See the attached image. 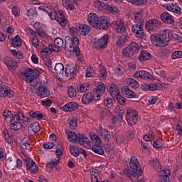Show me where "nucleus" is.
Instances as JSON below:
<instances>
[{"label": "nucleus", "mask_w": 182, "mask_h": 182, "mask_svg": "<svg viewBox=\"0 0 182 182\" xmlns=\"http://www.w3.org/2000/svg\"><path fill=\"white\" fill-rule=\"evenodd\" d=\"M171 39H173V31L170 29H165L159 33L153 34L151 36V43L159 48H164L168 46Z\"/></svg>", "instance_id": "1"}, {"label": "nucleus", "mask_w": 182, "mask_h": 182, "mask_svg": "<svg viewBox=\"0 0 182 182\" xmlns=\"http://www.w3.org/2000/svg\"><path fill=\"white\" fill-rule=\"evenodd\" d=\"M11 117L10 127L11 130L14 132H18L21 130V127L26 126L25 123H31V118L25 116V114L21 109L17 110Z\"/></svg>", "instance_id": "2"}, {"label": "nucleus", "mask_w": 182, "mask_h": 182, "mask_svg": "<svg viewBox=\"0 0 182 182\" xmlns=\"http://www.w3.org/2000/svg\"><path fill=\"white\" fill-rule=\"evenodd\" d=\"M129 171H127L126 176L129 178V180H133L134 178H139L141 177L143 174V170H141V165L136 156H132L129 161Z\"/></svg>", "instance_id": "3"}, {"label": "nucleus", "mask_w": 182, "mask_h": 182, "mask_svg": "<svg viewBox=\"0 0 182 182\" xmlns=\"http://www.w3.org/2000/svg\"><path fill=\"white\" fill-rule=\"evenodd\" d=\"M90 139L91 140V150L100 156L105 155V149L102 146V138L97 134L92 132L90 133Z\"/></svg>", "instance_id": "4"}, {"label": "nucleus", "mask_w": 182, "mask_h": 182, "mask_svg": "<svg viewBox=\"0 0 182 182\" xmlns=\"http://www.w3.org/2000/svg\"><path fill=\"white\" fill-rule=\"evenodd\" d=\"M140 51V46L136 42H132L129 46L122 50V55L127 58H132Z\"/></svg>", "instance_id": "5"}, {"label": "nucleus", "mask_w": 182, "mask_h": 182, "mask_svg": "<svg viewBox=\"0 0 182 182\" xmlns=\"http://www.w3.org/2000/svg\"><path fill=\"white\" fill-rule=\"evenodd\" d=\"M127 122L129 126H134L139 122V112L134 109L127 110Z\"/></svg>", "instance_id": "6"}, {"label": "nucleus", "mask_w": 182, "mask_h": 182, "mask_svg": "<svg viewBox=\"0 0 182 182\" xmlns=\"http://www.w3.org/2000/svg\"><path fill=\"white\" fill-rule=\"evenodd\" d=\"M110 28V20L106 16H102L98 18L95 29L97 31H109Z\"/></svg>", "instance_id": "7"}, {"label": "nucleus", "mask_w": 182, "mask_h": 182, "mask_svg": "<svg viewBox=\"0 0 182 182\" xmlns=\"http://www.w3.org/2000/svg\"><path fill=\"white\" fill-rule=\"evenodd\" d=\"M36 95L42 99L48 97L50 95V92L48 89V82L43 81L39 83L38 87L36 88Z\"/></svg>", "instance_id": "8"}, {"label": "nucleus", "mask_w": 182, "mask_h": 182, "mask_svg": "<svg viewBox=\"0 0 182 182\" xmlns=\"http://www.w3.org/2000/svg\"><path fill=\"white\" fill-rule=\"evenodd\" d=\"M53 52H59V48L53 44H50L48 46L43 45L41 50V55L43 59H46L49 55H52Z\"/></svg>", "instance_id": "9"}, {"label": "nucleus", "mask_w": 182, "mask_h": 182, "mask_svg": "<svg viewBox=\"0 0 182 182\" xmlns=\"http://www.w3.org/2000/svg\"><path fill=\"white\" fill-rule=\"evenodd\" d=\"M144 27V24H134L132 26V31L136 38L146 41V37L144 33V29H143Z\"/></svg>", "instance_id": "10"}, {"label": "nucleus", "mask_w": 182, "mask_h": 182, "mask_svg": "<svg viewBox=\"0 0 182 182\" xmlns=\"http://www.w3.org/2000/svg\"><path fill=\"white\" fill-rule=\"evenodd\" d=\"M109 34H105L97 41L95 42L94 46L95 49H106L107 48V45H109Z\"/></svg>", "instance_id": "11"}, {"label": "nucleus", "mask_w": 182, "mask_h": 182, "mask_svg": "<svg viewBox=\"0 0 182 182\" xmlns=\"http://www.w3.org/2000/svg\"><path fill=\"white\" fill-rule=\"evenodd\" d=\"M24 164L26 166L27 170H30L32 174H36L39 171V167L36 162L33 161L31 158H26L24 160Z\"/></svg>", "instance_id": "12"}, {"label": "nucleus", "mask_w": 182, "mask_h": 182, "mask_svg": "<svg viewBox=\"0 0 182 182\" xmlns=\"http://www.w3.org/2000/svg\"><path fill=\"white\" fill-rule=\"evenodd\" d=\"M161 26V21L158 19H150L145 24V29L147 31H157Z\"/></svg>", "instance_id": "13"}, {"label": "nucleus", "mask_w": 182, "mask_h": 182, "mask_svg": "<svg viewBox=\"0 0 182 182\" xmlns=\"http://www.w3.org/2000/svg\"><path fill=\"white\" fill-rule=\"evenodd\" d=\"M77 141L79 144L80 146H83L85 149H88V150H90L92 148V141H90L89 137L86 136V135L83 134L79 133Z\"/></svg>", "instance_id": "14"}, {"label": "nucleus", "mask_w": 182, "mask_h": 182, "mask_svg": "<svg viewBox=\"0 0 182 182\" xmlns=\"http://www.w3.org/2000/svg\"><path fill=\"white\" fill-rule=\"evenodd\" d=\"M15 93L11 87L0 84V97H14Z\"/></svg>", "instance_id": "15"}, {"label": "nucleus", "mask_w": 182, "mask_h": 182, "mask_svg": "<svg viewBox=\"0 0 182 182\" xmlns=\"http://www.w3.org/2000/svg\"><path fill=\"white\" fill-rule=\"evenodd\" d=\"M97 133L100 137H102V140L105 141H110L112 140V136L107 129H103V127L100 125L97 129Z\"/></svg>", "instance_id": "16"}, {"label": "nucleus", "mask_w": 182, "mask_h": 182, "mask_svg": "<svg viewBox=\"0 0 182 182\" xmlns=\"http://www.w3.org/2000/svg\"><path fill=\"white\" fill-rule=\"evenodd\" d=\"M77 72H79V67H75L72 64L68 65L65 68V75L67 77H75L77 75Z\"/></svg>", "instance_id": "17"}, {"label": "nucleus", "mask_w": 182, "mask_h": 182, "mask_svg": "<svg viewBox=\"0 0 182 182\" xmlns=\"http://www.w3.org/2000/svg\"><path fill=\"white\" fill-rule=\"evenodd\" d=\"M2 62L7 66L9 70H11V69L15 70L18 68V63L11 57H6L3 59Z\"/></svg>", "instance_id": "18"}, {"label": "nucleus", "mask_w": 182, "mask_h": 182, "mask_svg": "<svg viewBox=\"0 0 182 182\" xmlns=\"http://www.w3.org/2000/svg\"><path fill=\"white\" fill-rule=\"evenodd\" d=\"M27 132L30 136H35L36 133H39V132H41V126L39 125V122L36 121L30 124L28 127Z\"/></svg>", "instance_id": "19"}, {"label": "nucleus", "mask_w": 182, "mask_h": 182, "mask_svg": "<svg viewBox=\"0 0 182 182\" xmlns=\"http://www.w3.org/2000/svg\"><path fill=\"white\" fill-rule=\"evenodd\" d=\"M114 41L117 48H123V46H125L126 43L129 42V39H127V36L124 35L116 36L114 37Z\"/></svg>", "instance_id": "20"}, {"label": "nucleus", "mask_w": 182, "mask_h": 182, "mask_svg": "<svg viewBox=\"0 0 182 182\" xmlns=\"http://www.w3.org/2000/svg\"><path fill=\"white\" fill-rule=\"evenodd\" d=\"M134 77L139 79H144V80H149V79L152 80L153 75L150 73L146 70H139L134 74Z\"/></svg>", "instance_id": "21"}, {"label": "nucleus", "mask_w": 182, "mask_h": 182, "mask_svg": "<svg viewBox=\"0 0 182 182\" xmlns=\"http://www.w3.org/2000/svg\"><path fill=\"white\" fill-rule=\"evenodd\" d=\"M61 109L64 112H75V110H77V109H79V104L76 102H70L63 105Z\"/></svg>", "instance_id": "22"}, {"label": "nucleus", "mask_w": 182, "mask_h": 182, "mask_svg": "<svg viewBox=\"0 0 182 182\" xmlns=\"http://www.w3.org/2000/svg\"><path fill=\"white\" fill-rule=\"evenodd\" d=\"M99 16L95 13H90L87 16V21L92 28L96 29L97 22L99 21Z\"/></svg>", "instance_id": "23"}, {"label": "nucleus", "mask_w": 182, "mask_h": 182, "mask_svg": "<svg viewBox=\"0 0 182 182\" xmlns=\"http://www.w3.org/2000/svg\"><path fill=\"white\" fill-rule=\"evenodd\" d=\"M122 94L125 96V97H127L128 99H133L136 97V93L132 91L130 88H129L128 86H124L122 88Z\"/></svg>", "instance_id": "24"}, {"label": "nucleus", "mask_w": 182, "mask_h": 182, "mask_svg": "<svg viewBox=\"0 0 182 182\" xmlns=\"http://www.w3.org/2000/svg\"><path fill=\"white\" fill-rule=\"evenodd\" d=\"M94 90L96 92L97 100H99V97H101V96L106 92V87H105L103 83L100 82Z\"/></svg>", "instance_id": "25"}, {"label": "nucleus", "mask_w": 182, "mask_h": 182, "mask_svg": "<svg viewBox=\"0 0 182 182\" xmlns=\"http://www.w3.org/2000/svg\"><path fill=\"white\" fill-rule=\"evenodd\" d=\"M164 8L167 11H170L171 12H174L175 14H178V15H181V9L179 6L173 4H169L164 6Z\"/></svg>", "instance_id": "26"}, {"label": "nucleus", "mask_w": 182, "mask_h": 182, "mask_svg": "<svg viewBox=\"0 0 182 182\" xmlns=\"http://www.w3.org/2000/svg\"><path fill=\"white\" fill-rule=\"evenodd\" d=\"M95 100V95L92 92H86L82 97L83 105H89V103Z\"/></svg>", "instance_id": "27"}, {"label": "nucleus", "mask_w": 182, "mask_h": 182, "mask_svg": "<svg viewBox=\"0 0 182 182\" xmlns=\"http://www.w3.org/2000/svg\"><path fill=\"white\" fill-rule=\"evenodd\" d=\"M115 32L117 33H124L126 32V26H124V22L123 20H120L115 23L114 27Z\"/></svg>", "instance_id": "28"}, {"label": "nucleus", "mask_w": 182, "mask_h": 182, "mask_svg": "<svg viewBox=\"0 0 182 182\" xmlns=\"http://www.w3.org/2000/svg\"><path fill=\"white\" fill-rule=\"evenodd\" d=\"M143 11H136L134 14V22L138 25H144V18H143Z\"/></svg>", "instance_id": "29"}, {"label": "nucleus", "mask_w": 182, "mask_h": 182, "mask_svg": "<svg viewBox=\"0 0 182 182\" xmlns=\"http://www.w3.org/2000/svg\"><path fill=\"white\" fill-rule=\"evenodd\" d=\"M56 76L58 77H62L65 72V67L62 63H57L54 68Z\"/></svg>", "instance_id": "30"}, {"label": "nucleus", "mask_w": 182, "mask_h": 182, "mask_svg": "<svg viewBox=\"0 0 182 182\" xmlns=\"http://www.w3.org/2000/svg\"><path fill=\"white\" fill-rule=\"evenodd\" d=\"M161 19L165 23H174V18H173V16L168 13H163L161 15Z\"/></svg>", "instance_id": "31"}, {"label": "nucleus", "mask_w": 182, "mask_h": 182, "mask_svg": "<svg viewBox=\"0 0 182 182\" xmlns=\"http://www.w3.org/2000/svg\"><path fill=\"white\" fill-rule=\"evenodd\" d=\"M67 138L71 143H76L79 139V133L76 134L75 131H70L68 132Z\"/></svg>", "instance_id": "32"}, {"label": "nucleus", "mask_w": 182, "mask_h": 182, "mask_svg": "<svg viewBox=\"0 0 182 182\" xmlns=\"http://www.w3.org/2000/svg\"><path fill=\"white\" fill-rule=\"evenodd\" d=\"M109 90L112 97H116V96L120 95V90L116 84H111Z\"/></svg>", "instance_id": "33"}, {"label": "nucleus", "mask_w": 182, "mask_h": 182, "mask_svg": "<svg viewBox=\"0 0 182 182\" xmlns=\"http://www.w3.org/2000/svg\"><path fill=\"white\" fill-rule=\"evenodd\" d=\"M58 18L57 22L61 25V26H66L67 21L65 19V14H63V11L62 10H59L57 11Z\"/></svg>", "instance_id": "34"}, {"label": "nucleus", "mask_w": 182, "mask_h": 182, "mask_svg": "<svg viewBox=\"0 0 182 182\" xmlns=\"http://www.w3.org/2000/svg\"><path fill=\"white\" fill-rule=\"evenodd\" d=\"M78 29L81 35L86 36V35H88L89 32H90L91 28L90 26H87L86 24H79Z\"/></svg>", "instance_id": "35"}, {"label": "nucleus", "mask_w": 182, "mask_h": 182, "mask_svg": "<svg viewBox=\"0 0 182 182\" xmlns=\"http://www.w3.org/2000/svg\"><path fill=\"white\" fill-rule=\"evenodd\" d=\"M11 46L13 48H20V46H22V40L19 36H16L11 39Z\"/></svg>", "instance_id": "36"}, {"label": "nucleus", "mask_w": 182, "mask_h": 182, "mask_svg": "<svg viewBox=\"0 0 182 182\" xmlns=\"http://www.w3.org/2000/svg\"><path fill=\"white\" fill-rule=\"evenodd\" d=\"M29 116L30 117H32V119H37V120L43 119V114L39 111L31 110L29 112Z\"/></svg>", "instance_id": "37"}, {"label": "nucleus", "mask_w": 182, "mask_h": 182, "mask_svg": "<svg viewBox=\"0 0 182 182\" xmlns=\"http://www.w3.org/2000/svg\"><path fill=\"white\" fill-rule=\"evenodd\" d=\"M139 60H149L151 59V54L146 50H142L139 56Z\"/></svg>", "instance_id": "38"}, {"label": "nucleus", "mask_w": 182, "mask_h": 182, "mask_svg": "<svg viewBox=\"0 0 182 182\" xmlns=\"http://www.w3.org/2000/svg\"><path fill=\"white\" fill-rule=\"evenodd\" d=\"M62 2L63 6H64L65 9L68 11H73L75 9V5L70 0H62Z\"/></svg>", "instance_id": "39"}, {"label": "nucleus", "mask_w": 182, "mask_h": 182, "mask_svg": "<svg viewBox=\"0 0 182 182\" xmlns=\"http://www.w3.org/2000/svg\"><path fill=\"white\" fill-rule=\"evenodd\" d=\"M154 149H163L164 147V141L161 139H154L152 144Z\"/></svg>", "instance_id": "40"}, {"label": "nucleus", "mask_w": 182, "mask_h": 182, "mask_svg": "<svg viewBox=\"0 0 182 182\" xmlns=\"http://www.w3.org/2000/svg\"><path fill=\"white\" fill-rule=\"evenodd\" d=\"M38 25V23H35L33 25V28H35V31H34V35L38 37V36H41L43 37L46 35L45 31H43V28L41 27H36V26Z\"/></svg>", "instance_id": "41"}, {"label": "nucleus", "mask_w": 182, "mask_h": 182, "mask_svg": "<svg viewBox=\"0 0 182 182\" xmlns=\"http://www.w3.org/2000/svg\"><path fill=\"white\" fill-rule=\"evenodd\" d=\"M95 8H98L100 11H106L107 9V6H109V4L102 2L100 1H95Z\"/></svg>", "instance_id": "42"}, {"label": "nucleus", "mask_w": 182, "mask_h": 182, "mask_svg": "<svg viewBox=\"0 0 182 182\" xmlns=\"http://www.w3.org/2000/svg\"><path fill=\"white\" fill-rule=\"evenodd\" d=\"M127 83L128 86H131V87H133V89H137L139 87L140 83L134 78H129L127 80Z\"/></svg>", "instance_id": "43"}, {"label": "nucleus", "mask_w": 182, "mask_h": 182, "mask_svg": "<svg viewBox=\"0 0 182 182\" xmlns=\"http://www.w3.org/2000/svg\"><path fill=\"white\" fill-rule=\"evenodd\" d=\"M21 76H24V77H32V68H26L21 70Z\"/></svg>", "instance_id": "44"}, {"label": "nucleus", "mask_w": 182, "mask_h": 182, "mask_svg": "<svg viewBox=\"0 0 182 182\" xmlns=\"http://www.w3.org/2000/svg\"><path fill=\"white\" fill-rule=\"evenodd\" d=\"M112 114V112L107 109V108H102L100 110V119H105V117H107Z\"/></svg>", "instance_id": "45"}, {"label": "nucleus", "mask_w": 182, "mask_h": 182, "mask_svg": "<svg viewBox=\"0 0 182 182\" xmlns=\"http://www.w3.org/2000/svg\"><path fill=\"white\" fill-rule=\"evenodd\" d=\"M70 52L73 56H75L76 58H79L80 56V48H79L77 46H73L72 49V46H70Z\"/></svg>", "instance_id": "46"}, {"label": "nucleus", "mask_w": 182, "mask_h": 182, "mask_svg": "<svg viewBox=\"0 0 182 182\" xmlns=\"http://www.w3.org/2000/svg\"><path fill=\"white\" fill-rule=\"evenodd\" d=\"M143 139L144 141H150V143H153L154 140L156 139V136H154V134L149 132L143 136Z\"/></svg>", "instance_id": "47"}, {"label": "nucleus", "mask_w": 182, "mask_h": 182, "mask_svg": "<svg viewBox=\"0 0 182 182\" xmlns=\"http://www.w3.org/2000/svg\"><path fill=\"white\" fill-rule=\"evenodd\" d=\"M105 11L109 14H112L113 15H114L115 14H117V12H119V9L114 6L108 4Z\"/></svg>", "instance_id": "48"}, {"label": "nucleus", "mask_w": 182, "mask_h": 182, "mask_svg": "<svg viewBox=\"0 0 182 182\" xmlns=\"http://www.w3.org/2000/svg\"><path fill=\"white\" fill-rule=\"evenodd\" d=\"M151 164L153 166L154 170H161V165L158 159H153L151 161Z\"/></svg>", "instance_id": "49"}, {"label": "nucleus", "mask_w": 182, "mask_h": 182, "mask_svg": "<svg viewBox=\"0 0 182 182\" xmlns=\"http://www.w3.org/2000/svg\"><path fill=\"white\" fill-rule=\"evenodd\" d=\"M127 2L140 6L141 5H146L147 1L146 0H127Z\"/></svg>", "instance_id": "50"}, {"label": "nucleus", "mask_w": 182, "mask_h": 182, "mask_svg": "<svg viewBox=\"0 0 182 182\" xmlns=\"http://www.w3.org/2000/svg\"><path fill=\"white\" fill-rule=\"evenodd\" d=\"M69 126L72 130H75L77 127V119L75 117H72L69 119Z\"/></svg>", "instance_id": "51"}, {"label": "nucleus", "mask_w": 182, "mask_h": 182, "mask_svg": "<svg viewBox=\"0 0 182 182\" xmlns=\"http://www.w3.org/2000/svg\"><path fill=\"white\" fill-rule=\"evenodd\" d=\"M118 103L122 106H126V98L122 95V94H118L115 96Z\"/></svg>", "instance_id": "52"}, {"label": "nucleus", "mask_w": 182, "mask_h": 182, "mask_svg": "<svg viewBox=\"0 0 182 182\" xmlns=\"http://www.w3.org/2000/svg\"><path fill=\"white\" fill-rule=\"evenodd\" d=\"M70 152L74 157H79V155L80 154L79 149L75 146H70Z\"/></svg>", "instance_id": "53"}, {"label": "nucleus", "mask_w": 182, "mask_h": 182, "mask_svg": "<svg viewBox=\"0 0 182 182\" xmlns=\"http://www.w3.org/2000/svg\"><path fill=\"white\" fill-rule=\"evenodd\" d=\"M68 93L69 97H76V95H77V92H76V89L73 86H70V87H68Z\"/></svg>", "instance_id": "54"}, {"label": "nucleus", "mask_w": 182, "mask_h": 182, "mask_svg": "<svg viewBox=\"0 0 182 182\" xmlns=\"http://www.w3.org/2000/svg\"><path fill=\"white\" fill-rule=\"evenodd\" d=\"M103 103L105 107H112L113 106V100L110 97H107L104 100Z\"/></svg>", "instance_id": "55"}, {"label": "nucleus", "mask_w": 182, "mask_h": 182, "mask_svg": "<svg viewBox=\"0 0 182 182\" xmlns=\"http://www.w3.org/2000/svg\"><path fill=\"white\" fill-rule=\"evenodd\" d=\"M100 75L101 77H107V70L106 69V67L103 65L100 66Z\"/></svg>", "instance_id": "56"}, {"label": "nucleus", "mask_w": 182, "mask_h": 182, "mask_svg": "<svg viewBox=\"0 0 182 182\" xmlns=\"http://www.w3.org/2000/svg\"><path fill=\"white\" fill-rule=\"evenodd\" d=\"M87 89H89V85L86 83L82 84L77 87V90L80 92V93H85V92H87Z\"/></svg>", "instance_id": "57"}, {"label": "nucleus", "mask_w": 182, "mask_h": 182, "mask_svg": "<svg viewBox=\"0 0 182 182\" xmlns=\"http://www.w3.org/2000/svg\"><path fill=\"white\" fill-rule=\"evenodd\" d=\"M90 177L91 178L100 177V171L97 168H92L90 171Z\"/></svg>", "instance_id": "58"}, {"label": "nucleus", "mask_w": 182, "mask_h": 182, "mask_svg": "<svg viewBox=\"0 0 182 182\" xmlns=\"http://www.w3.org/2000/svg\"><path fill=\"white\" fill-rule=\"evenodd\" d=\"M70 33L73 36H76L79 33V26L77 27L73 26L70 28Z\"/></svg>", "instance_id": "59"}, {"label": "nucleus", "mask_w": 182, "mask_h": 182, "mask_svg": "<svg viewBox=\"0 0 182 182\" xmlns=\"http://www.w3.org/2000/svg\"><path fill=\"white\" fill-rule=\"evenodd\" d=\"M48 16H50L52 21H58V11L53 9Z\"/></svg>", "instance_id": "60"}, {"label": "nucleus", "mask_w": 182, "mask_h": 182, "mask_svg": "<svg viewBox=\"0 0 182 182\" xmlns=\"http://www.w3.org/2000/svg\"><path fill=\"white\" fill-rule=\"evenodd\" d=\"M154 72L156 73V75H157V76H161V77H166V72L163 71V70H161V68H156L154 70Z\"/></svg>", "instance_id": "61"}, {"label": "nucleus", "mask_w": 182, "mask_h": 182, "mask_svg": "<svg viewBox=\"0 0 182 182\" xmlns=\"http://www.w3.org/2000/svg\"><path fill=\"white\" fill-rule=\"evenodd\" d=\"M11 9H12L11 12L13 15H14V16H16V17L21 16V9H19L18 6H14Z\"/></svg>", "instance_id": "62"}, {"label": "nucleus", "mask_w": 182, "mask_h": 182, "mask_svg": "<svg viewBox=\"0 0 182 182\" xmlns=\"http://www.w3.org/2000/svg\"><path fill=\"white\" fill-rule=\"evenodd\" d=\"M172 59H180V58H182V51L181 50H177L172 53L171 55Z\"/></svg>", "instance_id": "63"}, {"label": "nucleus", "mask_w": 182, "mask_h": 182, "mask_svg": "<svg viewBox=\"0 0 182 182\" xmlns=\"http://www.w3.org/2000/svg\"><path fill=\"white\" fill-rule=\"evenodd\" d=\"M54 43L57 48H62L63 46V40L60 38H57L54 40Z\"/></svg>", "instance_id": "64"}]
</instances>
